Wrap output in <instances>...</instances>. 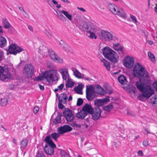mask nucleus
Masks as SVG:
<instances>
[{"instance_id": "35", "label": "nucleus", "mask_w": 157, "mask_h": 157, "mask_svg": "<svg viewBox=\"0 0 157 157\" xmlns=\"http://www.w3.org/2000/svg\"><path fill=\"white\" fill-rule=\"evenodd\" d=\"M61 12L63 13L69 20L71 21L72 20V16L69 14L67 11L62 10Z\"/></svg>"}, {"instance_id": "63", "label": "nucleus", "mask_w": 157, "mask_h": 157, "mask_svg": "<svg viewBox=\"0 0 157 157\" xmlns=\"http://www.w3.org/2000/svg\"><path fill=\"white\" fill-rule=\"evenodd\" d=\"M41 90H44V87L43 86H42L40 84H38Z\"/></svg>"}, {"instance_id": "25", "label": "nucleus", "mask_w": 157, "mask_h": 157, "mask_svg": "<svg viewBox=\"0 0 157 157\" xmlns=\"http://www.w3.org/2000/svg\"><path fill=\"white\" fill-rule=\"evenodd\" d=\"M95 31V30L94 28V29L91 30L88 32L86 34L87 36L91 39L94 38L96 39L97 38V36L94 33Z\"/></svg>"}, {"instance_id": "29", "label": "nucleus", "mask_w": 157, "mask_h": 157, "mask_svg": "<svg viewBox=\"0 0 157 157\" xmlns=\"http://www.w3.org/2000/svg\"><path fill=\"white\" fill-rule=\"evenodd\" d=\"M28 143V141L26 139H24L22 140L21 142V149H25Z\"/></svg>"}, {"instance_id": "38", "label": "nucleus", "mask_w": 157, "mask_h": 157, "mask_svg": "<svg viewBox=\"0 0 157 157\" xmlns=\"http://www.w3.org/2000/svg\"><path fill=\"white\" fill-rule=\"evenodd\" d=\"M59 134L57 133H52L51 135V136L52 138L54 140L56 141H57V138L60 136L59 135Z\"/></svg>"}, {"instance_id": "16", "label": "nucleus", "mask_w": 157, "mask_h": 157, "mask_svg": "<svg viewBox=\"0 0 157 157\" xmlns=\"http://www.w3.org/2000/svg\"><path fill=\"white\" fill-rule=\"evenodd\" d=\"M109 101V99L108 97L101 99H96L94 101V103L97 106H101Z\"/></svg>"}, {"instance_id": "20", "label": "nucleus", "mask_w": 157, "mask_h": 157, "mask_svg": "<svg viewBox=\"0 0 157 157\" xmlns=\"http://www.w3.org/2000/svg\"><path fill=\"white\" fill-rule=\"evenodd\" d=\"M84 29H85L86 30V32L87 33L91 30L94 29V27H93L91 25V23L89 22L85 23H84Z\"/></svg>"}, {"instance_id": "43", "label": "nucleus", "mask_w": 157, "mask_h": 157, "mask_svg": "<svg viewBox=\"0 0 157 157\" xmlns=\"http://www.w3.org/2000/svg\"><path fill=\"white\" fill-rule=\"evenodd\" d=\"M105 91L106 93L108 94H111L113 92V90L111 87L106 88Z\"/></svg>"}, {"instance_id": "26", "label": "nucleus", "mask_w": 157, "mask_h": 157, "mask_svg": "<svg viewBox=\"0 0 157 157\" xmlns=\"http://www.w3.org/2000/svg\"><path fill=\"white\" fill-rule=\"evenodd\" d=\"M83 88V85L82 84H79L77 87L74 88V90L75 92L79 94H82V90Z\"/></svg>"}, {"instance_id": "21", "label": "nucleus", "mask_w": 157, "mask_h": 157, "mask_svg": "<svg viewBox=\"0 0 157 157\" xmlns=\"http://www.w3.org/2000/svg\"><path fill=\"white\" fill-rule=\"evenodd\" d=\"M87 115V113L82 109L80 112L76 113V116L78 118L82 119H84Z\"/></svg>"}, {"instance_id": "47", "label": "nucleus", "mask_w": 157, "mask_h": 157, "mask_svg": "<svg viewBox=\"0 0 157 157\" xmlns=\"http://www.w3.org/2000/svg\"><path fill=\"white\" fill-rule=\"evenodd\" d=\"M72 126H73L75 128H80L81 127V125L78 124H77L76 122H74L71 124Z\"/></svg>"}, {"instance_id": "11", "label": "nucleus", "mask_w": 157, "mask_h": 157, "mask_svg": "<svg viewBox=\"0 0 157 157\" xmlns=\"http://www.w3.org/2000/svg\"><path fill=\"white\" fill-rule=\"evenodd\" d=\"M123 65L126 67L130 68L134 65V58L129 56H126L123 61Z\"/></svg>"}, {"instance_id": "55", "label": "nucleus", "mask_w": 157, "mask_h": 157, "mask_svg": "<svg viewBox=\"0 0 157 157\" xmlns=\"http://www.w3.org/2000/svg\"><path fill=\"white\" fill-rule=\"evenodd\" d=\"M78 28L82 31L84 30V24L83 25L82 24H80L78 26Z\"/></svg>"}, {"instance_id": "51", "label": "nucleus", "mask_w": 157, "mask_h": 157, "mask_svg": "<svg viewBox=\"0 0 157 157\" xmlns=\"http://www.w3.org/2000/svg\"><path fill=\"white\" fill-rule=\"evenodd\" d=\"M37 157H45L42 151L39 152L37 155Z\"/></svg>"}, {"instance_id": "19", "label": "nucleus", "mask_w": 157, "mask_h": 157, "mask_svg": "<svg viewBox=\"0 0 157 157\" xmlns=\"http://www.w3.org/2000/svg\"><path fill=\"white\" fill-rule=\"evenodd\" d=\"M67 96L65 93H61L58 97L59 101L63 102V104H66Z\"/></svg>"}, {"instance_id": "9", "label": "nucleus", "mask_w": 157, "mask_h": 157, "mask_svg": "<svg viewBox=\"0 0 157 157\" xmlns=\"http://www.w3.org/2000/svg\"><path fill=\"white\" fill-rule=\"evenodd\" d=\"M96 97L95 93L94 91L92 86H86V97L88 101L93 100Z\"/></svg>"}, {"instance_id": "2", "label": "nucleus", "mask_w": 157, "mask_h": 157, "mask_svg": "<svg viewBox=\"0 0 157 157\" xmlns=\"http://www.w3.org/2000/svg\"><path fill=\"white\" fill-rule=\"evenodd\" d=\"M104 57L113 63L118 62L119 57L117 53L108 47H106L101 49Z\"/></svg>"}, {"instance_id": "3", "label": "nucleus", "mask_w": 157, "mask_h": 157, "mask_svg": "<svg viewBox=\"0 0 157 157\" xmlns=\"http://www.w3.org/2000/svg\"><path fill=\"white\" fill-rule=\"evenodd\" d=\"M44 141L47 143L44 148L45 152L48 155H52L54 152V149L56 147V145L53 142L51 136L49 135L46 136Z\"/></svg>"}, {"instance_id": "45", "label": "nucleus", "mask_w": 157, "mask_h": 157, "mask_svg": "<svg viewBox=\"0 0 157 157\" xmlns=\"http://www.w3.org/2000/svg\"><path fill=\"white\" fill-rule=\"evenodd\" d=\"M130 17L132 19V21L133 23H136L137 22V21L135 16H134L132 15H130Z\"/></svg>"}, {"instance_id": "50", "label": "nucleus", "mask_w": 157, "mask_h": 157, "mask_svg": "<svg viewBox=\"0 0 157 157\" xmlns=\"http://www.w3.org/2000/svg\"><path fill=\"white\" fill-rule=\"evenodd\" d=\"M148 141L147 140H145L143 142V145L145 147H147L149 145Z\"/></svg>"}, {"instance_id": "39", "label": "nucleus", "mask_w": 157, "mask_h": 157, "mask_svg": "<svg viewBox=\"0 0 157 157\" xmlns=\"http://www.w3.org/2000/svg\"><path fill=\"white\" fill-rule=\"evenodd\" d=\"M148 55L152 62H154L155 61V57L151 52H148Z\"/></svg>"}, {"instance_id": "28", "label": "nucleus", "mask_w": 157, "mask_h": 157, "mask_svg": "<svg viewBox=\"0 0 157 157\" xmlns=\"http://www.w3.org/2000/svg\"><path fill=\"white\" fill-rule=\"evenodd\" d=\"M101 61L103 62L104 65L106 67L107 69L109 71L110 69V64L109 63L104 59H101Z\"/></svg>"}, {"instance_id": "31", "label": "nucleus", "mask_w": 157, "mask_h": 157, "mask_svg": "<svg viewBox=\"0 0 157 157\" xmlns=\"http://www.w3.org/2000/svg\"><path fill=\"white\" fill-rule=\"evenodd\" d=\"M97 152L98 151L95 148H92L89 150L88 154L90 156H93L97 154Z\"/></svg>"}, {"instance_id": "44", "label": "nucleus", "mask_w": 157, "mask_h": 157, "mask_svg": "<svg viewBox=\"0 0 157 157\" xmlns=\"http://www.w3.org/2000/svg\"><path fill=\"white\" fill-rule=\"evenodd\" d=\"M83 100L81 98H78L77 102V105L78 106H80L83 103Z\"/></svg>"}, {"instance_id": "5", "label": "nucleus", "mask_w": 157, "mask_h": 157, "mask_svg": "<svg viewBox=\"0 0 157 157\" xmlns=\"http://www.w3.org/2000/svg\"><path fill=\"white\" fill-rule=\"evenodd\" d=\"M58 75L57 71L56 69L47 71L44 73V78L48 82L58 80Z\"/></svg>"}, {"instance_id": "6", "label": "nucleus", "mask_w": 157, "mask_h": 157, "mask_svg": "<svg viewBox=\"0 0 157 157\" xmlns=\"http://www.w3.org/2000/svg\"><path fill=\"white\" fill-rule=\"evenodd\" d=\"M108 7L113 13L119 15L124 19L127 18V15L122 8H118L117 10L115 8V5L113 3L109 4L108 5Z\"/></svg>"}, {"instance_id": "49", "label": "nucleus", "mask_w": 157, "mask_h": 157, "mask_svg": "<svg viewBox=\"0 0 157 157\" xmlns=\"http://www.w3.org/2000/svg\"><path fill=\"white\" fill-rule=\"evenodd\" d=\"M63 102L59 101L58 103V108L59 109H63V108L64 107V106L63 105Z\"/></svg>"}, {"instance_id": "48", "label": "nucleus", "mask_w": 157, "mask_h": 157, "mask_svg": "<svg viewBox=\"0 0 157 157\" xmlns=\"http://www.w3.org/2000/svg\"><path fill=\"white\" fill-rule=\"evenodd\" d=\"M65 50L67 52H70L71 50V48L68 46L66 44L63 47Z\"/></svg>"}, {"instance_id": "13", "label": "nucleus", "mask_w": 157, "mask_h": 157, "mask_svg": "<svg viewBox=\"0 0 157 157\" xmlns=\"http://www.w3.org/2000/svg\"><path fill=\"white\" fill-rule=\"evenodd\" d=\"M23 51V49L22 48L15 44H11L9 46V51L10 53L14 55Z\"/></svg>"}, {"instance_id": "58", "label": "nucleus", "mask_w": 157, "mask_h": 157, "mask_svg": "<svg viewBox=\"0 0 157 157\" xmlns=\"http://www.w3.org/2000/svg\"><path fill=\"white\" fill-rule=\"evenodd\" d=\"M63 87V84H61L60 85L58 86V89L59 90H61Z\"/></svg>"}, {"instance_id": "56", "label": "nucleus", "mask_w": 157, "mask_h": 157, "mask_svg": "<svg viewBox=\"0 0 157 157\" xmlns=\"http://www.w3.org/2000/svg\"><path fill=\"white\" fill-rule=\"evenodd\" d=\"M59 44L60 45L63 47L66 44L62 40H61L59 42Z\"/></svg>"}, {"instance_id": "41", "label": "nucleus", "mask_w": 157, "mask_h": 157, "mask_svg": "<svg viewBox=\"0 0 157 157\" xmlns=\"http://www.w3.org/2000/svg\"><path fill=\"white\" fill-rule=\"evenodd\" d=\"M113 106L112 105H109L107 106H106L104 107V109L105 111H107L109 112L111 109H113Z\"/></svg>"}, {"instance_id": "18", "label": "nucleus", "mask_w": 157, "mask_h": 157, "mask_svg": "<svg viewBox=\"0 0 157 157\" xmlns=\"http://www.w3.org/2000/svg\"><path fill=\"white\" fill-rule=\"evenodd\" d=\"M94 109L90 104L87 103L83 106L82 109L84 112L87 113L88 114V113L89 114L91 113Z\"/></svg>"}, {"instance_id": "4", "label": "nucleus", "mask_w": 157, "mask_h": 157, "mask_svg": "<svg viewBox=\"0 0 157 157\" xmlns=\"http://www.w3.org/2000/svg\"><path fill=\"white\" fill-rule=\"evenodd\" d=\"M99 38L102 41L110 42L112 40L114 42H117L118 38L115 36H113L110 32L107 31L102 30L99 32Z\"/></svg>"}, {"instance_id": "37", "label": "nucleus", "mask_w": 157, "mask_h": 157, "mask_svg": "<svg viewBox=\"0 0 157 157\" xmlns=\"http://www.w3.org/2000/svg\"><path fill=\"white\" fill-rule=\"evenodd\" d=\"M63 128V126H60V127H59L58 128V130L57 132L59 134H63L65 132L64 131V129Z\"/></svg>"}, {"instance_id": "46", "label": "nucleus", "mask_w": 157, "mask_h": 157, "mask_svg": "<svg viewBox=\"0 0 157 157\" xmlns=\"http://www.w3.org/2000/svg\"><path fill=\"white\" fill-rule=\"evenodd\" d=\"M44 33L49 38L52 39V36L51 33L48 32L46 29H45L44 31Z\"/></svg>"}, {"instance_id": "12", "label": "nucleus", "mask_w": 157, "mask_h": 157, "mask_svg": "<svg viewBox=\"0 0 157 157\" xmlns=\"http://www.w3.org/2000/svg\"><path fill=\"white\" fill-rule=\"evenodd\" d=\"M47 51L50 54L51 59L55 62L57 63H62L63 62V59L58 57L55 52L51 49H49L48 48H46Z\"/></svg>"}, {"instance_id": "1", "label": "nucleus", "mask_w": 157, "mask_h": 157, "mask_svg": "<svg viewBox=\"0 0 157 157\" xmlns=\"http://www.w3.org/2000/svg\"><path fill=\"white\" fill-rule=\"evenodd\" d=\"M133 75L139 78L136 82V86L139 90L142 93L138 96V99L144 101V98H148L154 94V90L151 86L145 85L148 81V73L142 65L139 63L135 65L133 70Z\"/></svg>"}, {"instance_id": "24", "label": "nucleus", "mask_w": 157, "mask_h": 157, "mask_svg": "<svg viewBox=\"0 0 157 157\" xmlns=\"http://www.w3.org/2000/svg\"><path fill=\"white\" fill-rule=\"evenodd\" d=\"M56 12L57 14V16L59 20L63 21H66V18L62 14L61 11H60L59 10H57Z\"/></svg>"}, {"instance_id": "27", "label": "nucleus", "mask_w": 157, "mask_h": 157, "mask_svg": "<svg viewBox=\"0 0 157 157\" xmlns=\"http://www.w3.org/2000/svg\"><path fill=\"white\" fill-rule=\"evenodd\" d=\"M6 45V40L2 36H0V47L3 48Z\"/></svg>"}, {"instance_id": "59", "label": "nucleus", "mask_w": 157, "mask_h": 157, "mask_svg": "<svg viewBox=\"0 0 157 157\" xmlns=\"http://www.w3.org/2000/svg\"><path fill=\"white\" fill-rule=\"evenodd\" d=\"M153 87L156 89V91H157V81H156L154 82L153 84Z\"/></svg>"}, {"instance_id": "22", "label": "nucleus", "mask_w": 157, "mask_h": 157, "mask_svg": "<svg viewBox=\"0 0 157 157\" xmlns=\"http://www.w3.org/2000/svg\"><path fill=\"white\" fill-rule=\"evenodd\" d=\"M118 80L120 83L122 85L126 84L127 82L126 77L123 75L118 77Z\"/></svg>"}, {"instance_id": "62", "label": "nucleus", "mask_w": 157, "mask_h": 157, "mask_svg": "<svg viewBox=\"0 0 157 157\" xmlns=\"http://www.w3.org/2000/svg\"><path fill=\"white\" fill-rule=\"evenodd\" d=\"M25 13V14H24V15L25 16V17L28 18H29V14L26 13L25 11V12H24Z\"/></svg>"}, {"instance_id": "30", "label": "nucleus", "mask_w": 157, "mask_h": 157, "mask_svg": "<svg viewBox=\"0 0 157 157\" xmlns=\"http://www.w3.org/2000/svg\"><path fill=\"white\" fill-rule=\"evenodd\" d=\"M70 79L69 78H68V80L66 82L65 86L66 88H71L74 85V83L73 82H70Z\"/></svg>"}, {"instance_id": "23", "label": "nucleus", "mask_w": 157, "mask_h": 157, "mask_svg": "<svg viewBox=\"0 0 157 157\" xmlns=\"http://www.w3.org/2000/svg\"><path fill=\"white\" fill-rule=\"evenodd\" d=\"M61 116H62V114L58 113L57 117L53 120V123L55 124H57L61 123Z\"/></svg>"}, {"instance_id": "54", "label": "nucleus", "mask_w": 157, "mask_h": 157, "mask_svg": "<svg viewBox=\"0 0 157 157\" xmlns=\"http://www.w3.org/2000/svg\"><path fill=\"white\" fill-rule=\"evenodd\" d=\"M10 26V25L9 22L6 23L4 25V26L6 29H9Z\"/></svg>"}, {"instance_id": "42", "label": "nucleus", "mask_w": 157, "mask_h": 157, "mask_svg": "<svg viewBox=\"0 0 157 157\" xmlns=\"http://www.w3.org/2000/svg\"><path fill=\"white\" fill-rule=\"evenodd\" d=\"M43 78H44V74L41 76H39L38 77H36L33 79L34 81H39L42 80Z\"/></svg>"}, {"instance_id": "8", "label": "nucleus", "mask_w": 157, "mask_h": 157, "mask_svg": "<svg viewBox=\"0 0 157 157\" xmlns=\"http://www.w3.org/2000/svg\"><path fill=\"white\" fill-rule=\"evenodd\" d=\"M34 71V68L31 65H26L23 70L24 75L27 78L31 77L33 75Z\"/></svg>"}, {"instance_id": "60", "label": "nucleus", "mask_w": 157, "mask_h": 157, "mask_svg": "<svg viewBox=\"0 0 157 157\" xmlns=\"http://www.w3.org/2000/svg\"><path fill=\"white\" fill-rule=\"evenodd\" d=\"M138 154L139 156H142L143 155V152L141 150H139L138 152Z\"/></svg>"}, {"instance_id": "64", "label": "nucleus", "mask_w": 157, "mask_h": 157, "mask_svg": "<svg viewBox=\"0 0 157 157\" xmlns=\"http://www.w3.org/2000/svg\"><path fill=\"white\" fill-rule=\"evenodd\" d=\"M68 75H66L62 76V77H63V79L65 80L66 81L67 80V79L68 78Z\"/></svg>"}, {"instance_id": "40", "label": "nucleus", "mask_w": 157, "mask_h": 157, "mask_svg": "<svg viewBox=\"0 0 157 157\" xmlns=\"http://www.w3.org/2000/svg\"><path fill=\"white\" fill-rule=\"evenodd\" d=\"M60 72L62 75V76L68 75L67 69L65 68L61 70Z\"/></svg>"}, {"instance_id": "33", "label": "nucleus", "mask_w": 157, "mask_h": 157, "mask_svg": "<svg viewBox=\"0 0 157 157\" xmlns=\"http://www.w3.org/2000/svg\"><path fill=\"white\" fill-rule=\"evenodd\" d=\"M8 103V100L7 98H3L1 99L0 104L2 106H6Z\"/></svg>"}, {"instance_id": "15", "label": "nucleus", "mask_w": 157, "mask_h": 157, "mask_svg": "<svg viewBox=\"0 0 157 157\" xmlns=\"http://www.w3.org/2000/svg\"><path fill=\"white\" fill-rule=\"evenodd\" d=\"M101 110L99 108L97 107L94 109L92 113H90L92 115V119L94 121L98 120L101 116Z\"/></svg>"}, {"instance_id": "34", "label": "nucleus", "mask_w": 157, "mask_h": 157, "mask_svg": "<svg viewBox=\"0 0 157 157\" xmlns=\"http://www.w3.org/2000/svg\"><path fill=\"white\" fill-rule=\"evenodd\" d=\"M73 71L74 75L77 78H82L81 74L76 69L75 71Z\"/></svg>"}, {"instance_id": "7", "label": "nucleus", "mask_w": 157, "mask_h": 157, "mask_svg": "<svg viewBox=\"0 0 157 157\" xmlns=\"http://www.w3.org/2000/svg\"><path fill=\"white\" fill-rule=\"evenodd\" d=\"M9 71V69L7 67L6 68H4L3 67L0 66V75H1L4 72H5V73H6V72H7V74L6 75L3 74L0 76V80L7 82L10 79L11 77V74L10 73L8 72Z\"/></svg>"}, {"instance_id": "17", "label": "nucleus", "mask_w": 157, "mask_h": 157, "mask_svg": "<svg viewBox=\"0 0 157 157\" xmlns=\"http://www.w3.org/2000/svg\"><path fill=\"white\" fill-rule=\"evenodd\" d=\"M93 89L95 93L98 94L103 95L105 94L104 90L99 85H95Z\"/></svg>"}, {"instance_id": "36", "label": "nucleus", "mask_w": 157, "mask_h": 157, "mask_svg": "<svg viewBox=\"0 0 157 157\" xmlns=\"http://www.w3.org/2000/svg\"><path fill=\"white\" fill-rule=\"evenodd\" d=\"M63 127L64 131L65 132H69L71 131L72 128L69 125H65L63 126Z\"/></svg>"}, {"instance_id": "52", "label": "nucleus", "mask_w": 157, "mask_h": 157, "mask_svg": "<svg viewBox=\"0 0 157 157\" xmlns=\"http://www.w3.org/2000/svg\"><path fill=\"white\" fill-rule=\"evenodd\" d=\"M52 2L55 5H57L56 6V7L59 9L61 7V6L59 4H58L57 2L55 0H52Z\"/></svg>"}, {"instance_id": "14", "label": "nucleus", "mask_w": 157, "mask_h": 157, "mask_svg": "<svg viewBox=\"0 0 157 157\" xmlns=\"http://www.w3.org/2000/svg\"><path fill=\"white\" fill-rule=\"evenodd\" d=\"M116 42V43H113L112 48L115 50L117 51L120 56H124V48L121 46L120 44Z\"/></svg>"}, {"instance_id": "53", "label": "nucleus", "mask_w": 157, "mask_h": 157, "mask_svg": "<svg viewBox=\"0 0 157 157\" xmlns=\"http://www.w3.org/2000/svg\"><path fill=\"white\" fill-rule=\"evenodd\" d=\"M39 108L38 106H35L33 109V112L35 114H36L38 111H39Z\"/></svg>"}, {"instance_id": "57", "label": "nucleus", "mask_w": 157, "mask_h": 157, "mask_svg": "<svg viewBox=\"0 0 157 157\" xmlns=\"http://www.w3.org/2000/svg\"><path fill=\"white\" fill-rule=\"evenodd\" d=\"M61 154L62 156L65 157L67 154L63 150H62L61 151Z\"/></svg>"}, {"instance_id": "32", "label": "nucleus", "mask_w": 157, "mask_h": 157, "mask_svg": "<svg viewBox=\"0 0 157 157\" xmlns=\"http://www.w3.org/2000/svg\"><path fill=\"white\" fill-rule=\"evenodd\" d=\"M151 103L152 105L157 104V95H154L151 99Z\"/></svg>"}, {"instance_id": "61", "label": "nucleus", "mask_w": 157, "mask_h": 157, "mask_svg": "<svg viewBox=\"0 0 157 157\" xmlns=\"http://www.w3.org/2000/svg\"><path fill=\"white\" fill-rule=\"evenodd\" d=\"M77 8L78 10H80V11L83 12H85L86 11V10L84 9L82 7H78Z\"/></svg>"}, {"instance_id": "10", "label": "nucleus", "mask_w": 157, "mask_h": 157, "mask_svg": "<svg viewBox=\"0 0 157 157\" xmlns=\"http://www.w3.org/2000/svg\"><path fill=\"white\" fill-rule=\"evenodd\" d=\"M63 113L67 122H71L74 120L75 115L72 110L68 108L66 109L63 112Z\"/></svg>"}]
</instances>
